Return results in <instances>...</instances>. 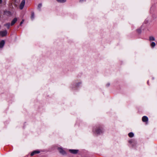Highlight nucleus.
<instances>
[{
    "label": "nucleus",
    "instance_id": "obj_15",
    "mask_svg": "<svg viewBox=\"0 0 157 157\" xmlns=\"http://www.w3.org/2000/svg\"><path fill=\"white\" fill-rule=\"evenodd\" d=\"M151 45L152 47L154 48L155 45V44L154 42H152Z\"/></svg>",
    "mask_w": 157,
    "mask_h": 157
},
{
    "label": "nucleus",
    "instance_id": "obj_7",
    "mask_svg": "<svg viewBox=\"0 0 157 157\" xmlns=\"http://www.w3.org/2000/svg\"><path fill=\"white\" fill-rule=\"evenodd\" d=\"M142 120L144 122H147L148 118L147 117L144 116L142 118Z\"/></svg>",
    "mask_w": 157,
    "mask_h": 157
},
{
    "label": "nucleus",
    "instance_id": "obj_22",
    "mask_svg": "<svg viewBox=\"0 0 157 157\" xmlns=\"http://www.w3.org/2000/svg\"><path fill=\"white\" fill-rule=\"evenodd\" d=\"M109 85H110L109 83H108V84H107V85H106L107 86H109Z\"/></svg>",
    "mask_w": 157,
    "mask_h": 157
},
{
    "label": "nucleus",
    "instance_id": "obj_8",
    "mask_svg": "<svg viewBox=\"0 0 157 157\" xmlns=\"http://www.w3.org/2000/svg\"><path fill=\"white\" fill-rule=\"evenodd\" d=\"M5 42L4 40H2L0 42V48H2L5 44Z\"/></svg>",
    "mask_w": 157,
    "mask_h": 157
},
{
    "label": "nucleus",
    "instance_id": "obj_3",
    "mask_svg": "<svg viewBox=\"0 0 157 157\" xmlns=\"http://www.w3.org/2000/svg\"><path fill=\"white\" fill-rule=\"evenodd\" d=\"M25 0H22V1L21 3L20 6H19V8L21 10H22L23 9L24 6L25 5Z\"/></svg>",
    "mask_w": 157,
    "mask_h": 157
},
{
    "label": "nucleus",
    "instance_id": "obj_19",
    "mask_svg": "<svg viewBox=\"0 0 157 157\" xmlns=\"http://www.w3.org/2000/svg\"><path fill=\"white\" fill-rule=\"evenodd\" d=\"M2 0H0V7L1 6L2 4Z\"/></svg>",
    "mask_w": 157,
    "mask_h": 157
},
{
    "label": "nucleus",
    "instance_id": "obj_1",
    "mask_svg": "<svg viewBox=\"0 0 157 157\" xmlns=\"http://www.w3.org/2000/svg\"><path fill=\"white\" fill-rule=\"evenodd\" d=\"M93 131L94 133L97 134H100L103 132L102 128L99 127L94 128Z\"/></svg>",
    "mask_w": 157,
    "mask_h": 157
},
{
    "label": "nucleus",
    "instance_id": "obj_5",
    "mask_svg": "<svg viewBox=\"0 0 157 157\" xmlns=\"http://www.w3.org/2000/svg\"><path fill=\"white\" fill-rule=\"evenodd\" d=\"M5 14L8 16H11L13 14V13L12 12H11L10 10H5L4 12Z\"/></svg>",
    "mask_w": 157,
    "mask_h": 157
},
{
    "label": "nucleus",
    "instance_id": "obj_6",
    "mask_svg": "<svg viewBox=\"0 0 157 157\" xmlns=\"http://www.w3.org/2000/svg\"><path fill=\"white\" fill-rule=\"evenodd\" d=\"M69 151L71 153L73 154H76L78 152V150H77L70 149Z\"/></svg>",
    "mask_w": 157,
    "mask_h": 157
},
{
    "label": "nucleus",
    "instance_id": "obj_10",
    "mask_svg": "<svg viewBox=\"0 0 157 157\" xmlns=\"http://www.w3.org/2000/svg\"><path fill=\"white\" fill-rule=\"evenodd\" d=\"M40 152V151L38 150L34 151L31 154V155L32 156L33 155L35 154L39 153Z\"/></svg>",
    "mask_w": 157,
    "mask_h": 157
},
{
    "label": "nucleus",
    "instance_id": "obj_21",
    "mask_svg": "<svg viewBox=\"0 0 157 157\" xmlns=\"http://www.w3.org/2000/svg\"><path fill=\"white\" fill-rule=\"evenodd\" d=\"M129 143H132V140H130L129 141Z\"/></svg>",
    "mask_w": 157,
    "mask_h": 157
},
{
    "label": "nucleus",
    "instance_id": "obj_4",
    "mask_svg": "<svg viewBox=\"0 0 157 157\" xmlns=\"http://www.w3.org/2000/svg\"><path fill=\"white\" fill-rule=\"evenodd\" d=\"M58 150L59 152L63 155H65L66 154V152L61 148H59Z\"/></svg>",
    "mask_w": 157,
    "mask_h": 157
},
{
    "label": "nucleus",
    "instance_id": "obj_12",
    "mask_svg": "<svg viewBox=\"0 0 157 157\" xmlns=\"http://www.w3.org/2000/svg\"><path fill=\"white\" fill-rule=\"evenodd\" d=\"M4 25L6 26L8 29H9L10 26V23H8Z\"/></svg>",
    "mask_w": 157,
    "mask_h": 157
},
{
    "label": "nucleus",
    "instance_id": "obj_18",
    "mask_svg": "<svg viewBox=\"0 0 157 157\" xmlns=\"http://www.w3.org/2000/svg\"><path fill=\"white\" fill-rule=\"evenodd\" d=\"M24 20L23 19L22 20V21H21V22H20V25H21V24H23V22H24Z\"/></svg>",
    "mask_w": 157,
    "mask_h": 157
},
{
    "label": "nucleus",
    "instance_id": "obj_13",
    "mask_svg": "<svg viewBox=\"0 0 157 157\" xmlns=\"http://www.w3.org/2000/svg\"><path fill=\"white\" fill-rule=\"evenodd\" d=\"M128 135L130 137H132L134 136V134L132 132H130L128 133Z\"/></svg>",
    "mask_w": 157,
    "mask_h": 157
},
{
    "label": "nucleus",
    "instance_id": "obj_16",
    "mask_svg": "<svg viewBox=\"0 0 157 157\" xmlns=\"http://www.w3.org/2000/svg\"><path fill=\"white\" fill-rule=\"evenodd\" d=\"M34 13H31V19L32 20H33L34 18Z\"/></svg>",
    "mask_w": 157,
    "mask_h": 157
},
{
    "label": "nucleus",
    "instance_id": "obj_11",
    "mask_svg": "<svg viewBox=\"0 0 157 157\" xmlns=\"http://www.w3.org/2000/svg\"><path fill=\"white\" fill-rule=\"evenodd\" d=\"M56 1L59 2L63 3L65 2L66 0H56Z\"/></svg>",
    "mask_w": 157,
    "mask_h": 157
},
{
    "label": "nucleus",
    "instance_id": "obj_14",
    "mask_svg": "<svg viewBox=\"0 0 157 157\" xmlns=\"http://www.w3.org/2000/svg\"><path fill=\"white\" fill-rule=\"evenodd\" d=\"M149 40L150 41H154L155 40V38L153 36H151L149 37Z\"/></svg>",
    "mask_w": 157,
    "mask_h": 157
},
{
    "label": "nucleus",
    "instance_id": "obj_9",
    "mask_svg": "<svg viewBox=\"0 0 157 157\" xmlns=\"http://www.w3.org/2000/svg\"><path fill=\"white\" fill-rule=\"evenodd\" d=\"M17 21V19L16 18H14L11 21V25H13Z\"/></svg>",
    "mask_w": 157,
    "mask_h": 157
},
{
    "label": "nucleus",
    "instance_id": "obj_2",
    "mask_svg": "<svg viewBox=\"0 0 157 157\" xmlns=\"http://www.w3.org/2000/svg\"><path fill=\"white\" fill-rule=\"evenodd\" d=\"M7 34V31L6 30H5L3 31H0V36L2 37L5 36Z\"/></svg>",
    "mask_w": 157,
    "mask_h": 157
},
{
    "label": "nucleus",
    "instance_id": "obj_17",
    "mask_svg": "<svg viewBox=\"0 0 157 157\" xmlns=\"http://www.w3.org/2000/svg\"><path fill=\"white\" fill-rule=\"evenodd\" d=\"M42 5L41 4H39L38 6V9H40L42 7Z\"/></svg>",
    "mask_w": 157,
    "mask_h": 157
},
{
    "label": "nucleus",
    "instance_id": "obj_20",
    "mask_svg": "<svg viewBox=\"0 0 157 157\" xmlns=\"http://www.w3.org/2000/svg\"><path fill=\"white\" fill-rule=\"evenodd\" d=\"M86 0H80V2H82L84 1H85Z\"/></svg>",
    "mask_w": 157,
    "mask_h": 157
}]
</instances>
